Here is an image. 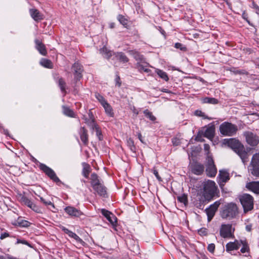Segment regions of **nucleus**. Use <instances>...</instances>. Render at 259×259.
Returning <instances> with one entry per match:
<instances>
[{"label":"nucleus","mask_w":259,"mask_h":259,"mask_svg":"<svg viewBox=\"0 0 259 259\" xmlns=\"http://www.w3.org/2000/svg\"><path fill=\"white\" fill-rule=\"evenodd\" d=\"M224 144L227 145L237 154L244 163L247 161L248 154L245 151L244 145L238 140L235 138L224 139Z\"/></svg>","instance_id":"f257e3e1"},{"label":"nucleus","mask_w":259,"mask_h":259,"mask_svg":"<svg viewBox=\"0 0 259 259\" xmlns=\"http://www.w3.org/2000/svg\"><path fill=\"white\" fill-rule=\"evenodd\" d=\"M217 187L214 181L208 180L203 183V194L208 200H211L215 195Z\"/></svg>","instance_id":"f03ea898"},{"label":"nucleus","mask_w":259,"mask_h":259,"mask_svg":"<svg viewBox=\"0 0 259 259\" xmlns=\"http://www.w3.org/2000/svg\"><path fill=\"white\" fill-rule=\"evenodd\" d=\"M220 131L223 136L232 137L236 134L238 127L231 122H224L220 125Z\"/></svg>","instance_id":"7ed1b4c3"},{"label":"nucleus","mask_w":259,"mask_h":259,"mask_svg":"<svg viewBox=\"0 0 259 259\" xmlns=\"http://www.w3.org/2000/svg\"><path fill=\"white\" fill-rule=\"evenodd\" d=\"M239 200L244 212L250 211L253 208L254 198L250 194L245 193L239 197Z\"/></svg>","instance_id":"20e7f679"},{"label":"nucleus","mask_w":259,"mask_h":259,"mask_svg":"<svg viewBox=\"0 0 259 259\" xmlns=\"http://www.w3.org/2000/svg\"><path fill=\"white\" fill-rule=\"evenodd\" d=\"M237 213V205L233 203H230L226 205L222 212V217L224 218H234Z\"/></svg>","instance_id":"39448f33"},{"label":"nucleus","mask_w":259,"mask_h":259,"mask_svg":"<svg viewBox=\"0 0 259 259\" xmlns=\"http://www.w3.org/2000/svg\"><path fill=\"white\" fill-rule=\"evenodd\" d=\"M249 170L253 176L259 177V153L253 155Z\"/></svg>","instance_id":"423d86ee"},{"label":"nucleus","mask_w":259,"mask_h":259,"mask_svg":"<svg viewBox=\"0 0 259 259\" xmlns=\"http://www.w3.org/2000/svg\"><path fill=\"white\" fill-rule=\"evenodd\" d=\"M247 143L250 146H256L259 143V138L251 132L246 131L243 133Z\"/></svg>","instance_id":"0eeeda50"},{"label":"nucleus","mask_w":259,"mask_h":259,"mask_svg":"<svg viewBox=\"0 0 259 259\" xmlns=\"http://www.w3.org/2000/svg\"><path fill=\"white\" fill-rule=\"evenodd\" d=\"M206 172L207 176L209 177H215L217 172V169L214 165V161L212 158L210 156H207V158Z\"/></svg>","instance_id":"6e6552de"},{"label":"nucleus","mask_w":259,"mask_h":259,"mask_svg":"<svg viewBox=\"0 0 259 259\" xmlns=\"http://www.w3.org/2000/svg\"><path fill=\"white\" fill-rule=\"evenodd\" d=\"M234 229H233L231 224H222L220 228V235L224 238H232Z\"/></svg>","instance_id":"1a4fd4ad"},{"label":"nucleus","mask_w":259,"mask_h":259,"mask_svg":"<svg viewBox=\"0 0 259 259\" xmlns=\"http://www.w3.org/2000/svg\"><path fill=\"white\" fill-rule=\"evenodd\" d=\"M40 168L51 179L55 182H59L60 180L56 176L54 171L45 164L41 163L39 165Z\"/></svg>","instance_id":"9d476101"},{"label":"nucleus","mask_w":259,"mask_h":259,"mask_svg":"<svg viewBox=\"0 0 259 259\" xmlns=\"http://www.w3.org/2000/svg\"><path fill=\"white\" fill-rule=\"evenodd\" d=\"M64 211L66 213L72 217H81L84 215L83 212L80 210L71 206H68L64 208Z\"/></svg>","instance_id":"9b49d317"},{"label":"nucleus","mask_w":259,"mask_h":259,"mask_svg":"<svg viewBox=\"0 0 259 259\" xmlns=\"http://www.w3.org/2000/svg\"><path fill=\"white\" fill-rule=\"evenodd\" d=\"M245 188L255 194L259 195V181L247 182Z\"/></svg>","instance_id":"f8f14e48"},{"label":"nucleus","mask_w":259,"mask_h":259,"mask_svg":"<svg viewBox=\"0 0 259 259\" xmlns=\"http://www.w3.org/2000/svg\"><path fill=\"white\" fill-rule=\"evenodd\" d=\"M72 68L74 71V79L77 81L82 77V72L83 71L82 66L79 63L76 62L73 65Z\"/></svg>","instance_id":"ddd939ff"},{"label":"nucleus","mask_w":259,"mask_h":259,"mask_svg":"<svg viewBox=\"0 0 259 259\" xmlns=\"http://www.w3.org/2000/svg\"><path fill=\"white\" fill-rule=\"evenodd\" d=\"M209 200H208L204 195H199L197 196V199L194 201V205L197 208L202 209L206 201Z\"/></svg>","instance_id":"4468645a"},{"label":"nucleus","mask_w":259,"mask_h":259,"mask_svg":"<svg viewBox=\"0 0 259 259\" xmlns=\"http://www.w3.org/2000/svg\"><path fill=\"white\" fill-rule=\"evenodd\" d=\"M214 125L213 124H209L208 126L206 127V128L204 132L203 136L210 140H212L214 136Z\"/></svg>","instance_id":"2eb2a0df"},{"label":"nucleus","mask_w":259,"mask_h":259,"mask_svg":"<svg viewBox=\"0 0 259 259\" xmlns=\"http://www.w3.org/2000/svg\"><path fill=\"white\" fill-rule=\"evenodd\" d=\"M93 188L100 196L103 197H107V189L102 183Z\"/></svg>","instance_id":"dca6fc26"},{"label":"nucleus","mask_w":259,"mask_h":259,"mask_svg":"<svg viewBox=\"0 0 259 259\" xmlns=\"http://www.w3.org/2000/svg\"><path fill=\"white\" fill-rule=\"evenodd\" d=\"M35 48L40 54L43 56H46L47 51L44 44L38 39L35 40Z\"/></svg>","instance_id":"f3484780"},{"label":"nucleus","mask_w":259,"mask_h":259,"mask_svg":"<svg viewBox=\"0 0 259 259\" xmlns=\"http://www.w3.org/2000/svg\"><path fill=\"white\" fill-rule=\"evenodd\" d=\"M240 246V240H236L234 242H230L226 245V250L230 251L234 250H237Z\"/></svg>","instance_id":"a211bd4d"},{"label":"nucleus","mask_w":259,"mask_h":259,"mask_svg":"<svg viewBox=\"0 0 259 259\" xmlns=\"http://www.w3.org/2000/svg\"><path fill=\"white\" fill-rule=\"evenodd\" d=\"M101 213L113 225L114 223L116 222V218L109 211L105 209H102L101 210Z\"/></svg>","instance_id":"6ab92c4d"},{"label":"nucleus","mask_w":259,"mask_h":259,"mask_svg":"<svg viewBox=\"0 0 259 259\" xmlns=\"http://www.w3.org/2000/svg\"><path fill=\"white\" fill-rule=\"evenodd\" d=\"M62 230L66 234H68L69 236L74 238L77 242H79L81 244L84 243L83 241L75 233L69 230L68 229H66L65 227H63Z\"/></svg>","instance_id":"aec40b11"},{"label":"nucleus","mask_w":259,"mask_h":259,"mask_svg":"<svg viewBox=\"0 0 259 259\" xmlns=\"http://www.w3.org/2000/svg\"><path fill=\"white\" fill-rule=\"evenodd\" d=\"M204 169L203 165L200 163H196L193 166L192 171L195 175H200L204 171Z\"/></svg>","instance_id":"412c9836"},{"label":"nucleus","mask_w":259,"mask_h":259,"mask_svg":"<svg viewBox=\"0 0 259 259\" xmlns=\"http://www.w3.org/2000/svg\"><path fill=\"white\" fill-rule=\"evenodd\" d=\"M30 14L32 18L36 21H38L43 19L42 15L36 9H30Z\"/></svg>","instance_id":"4be33fe9"},{"label":"nucleus","mask_w":259,"mask_h":259,"mask_svg":"<svg viewBox=\"0 0 259 259\" xmlns=\"http://www.w3.org/2000/svg\"><path fill=\"white\" fill-rule=\"evenodd\" d=\"M80 137L81 141L84 145H87L88 143V135L87 130L82 127L80 129Z\"/></svg>","instance_id":"5701e85b"},{"label":"nucleus","mask_w":259,"mask_h":259,"mask_svg":"<svg viewBox=\"0 0 259 259\" xmlns=\"http://www.w3.org/2000/svg\"><path fill=\"white\" fill-rule=\"evenodd\" d=\"M91 186L93 188L101 183L99 179L98 176L95 173L92 174L91 176Z\"/></svg>","instance_id":"b1692460"},{"label":"nucleus","mask_w":259,"mask_h":259,"mask_svg":"<svg viewBox=\"0 0 259 259\" xmlns=\"http://www.w3.org/2000/svg\"><path fill=\"white\" fill-rule=\"evenodd\" d=\"M219 177L220 181L222 183H226L229 180V175L226 170H221L219 171Z\"/></svg>","instance_id":"393cba45"},{"label":"nucleus","mask_w":259,"mask_h":259,"mask_svg":"<svg viewBox=\"0 0 259 259\" xmlns=\"http://www.w3.org/2000/svg\"><path fill=\"white\" fill-rule=\"evenodd\" d=\"M114 55L117 60L123 63L127 62L129 60L127 56L122 52H117L114 53Z\"/></svg>","instance_id":"a878e982"},{"label":"nucleus","mask_w":259,"mask_h":259,"mask_svg":"<svg viewBox=\"0 0 259 259\" xmlns=\"http://www.w3.org/2000/svg\"><path fill=\"white\" fill-rule=\"evenodd\" d=\"M240 246L242 245V247L240 250V251L242 253H248L249 252L250 249L246 240H240Z\"/></svg>","instance_id":"bb28decb"},{"label":"nucleus","mask_w":259,"mask_h":259,"mask_svg":"<svg viewBox=\"0 0 259 259\" xmlns=\"http://www.w3.org/2000/svg\"><path fill=\"white\" fill-rule=\"evenodd\" d=\"M83 119L85 120V122L93 130H95L99 126L95 122V119H88L86 117H84Z\"/></svg>","instance_id":"cd10ccee"},{"label":"nucleus","mask_w":259,"mask_h":259,"mask_svg":"<svg viewBox=\"0 0 259 259\" xmlns=\"http://www.w3.org/2000/svg\"><path fill=\"white\" fill-rule=\"evenodd\" d=\"M100 53L104 58L107 59H109L112 56V52L105 46L100 50Z\"/></svg>","instance_id":"c85d7f7f"},{"label":"nucleus","mask_w":259,"mask_h":259,"mask_svg":"<svg viewBox=\"0 0 259 259\" xmlns=\"http://www.w3.org/2000/svg\"><path fill=\"white\" fill-rule=\"evenodd\" d=\"M201 100L203 103L217 104L219 103L218 100L214 98L205 97L202 98Z\"/></svg>","instance_id":"c756f323"},{"label":"nucleus","mask_w":259,"mask_h":259,"mask_svg":"<svg viewBox=\"0 0 259 259\" xmlns=\"http://www.w3.org/2000/svg\"><path fill=\"white\" fill-rule=\"evenodd\" d=\"M102 106H103L106 114L111 117H113L114 113L111 106L107 102Z\"/></svg>","instance_id":"7c9ffc66"},{"label":"nucleus","mask_w":259,"mask_h":259,"mask_svg":"<svg viewBox=\"0 0 259 259\" xmlns=\"http://www.w3.org/2000/svg\"><path fill=\"white\" fill-rule=\"evenodd\" d=\"M40 63L42 66L48 68H52L53 67L52 62L48 59L43 58L41 60Z\"/></svg>","instance_id":"2f4dec72"},{"label":"nucleus","mask_w":259,"mask_h":259,"mask_svg":"<svg viewBox=\"0 0 259 259\" xmlns=\"http://www.w3.org/2000/svg\"><path fill=\"white\" fill-rule=\"evenodd\" d=\"M129 52H130V54H131L133 56L134 58L136 60L142 61L143 60L144 58H143V55H141L138 52L132 50V51H130Z\"/></svg>","instance_id":"473e14b6"},{"label":"nucleus","mask_w":259,"mask_h":259,"mask_svg":"<svg viewBox=\"0 0 259 259\" xmlns=\"http://www.w3.org/2000/svg\"><path fill=\"white\" fill-rule=\"evenodd\" d=\"M156 72L157 74L159 75V76L162 79H164L165 81H168L169 78L168 77L166 74V72L164 71L160 70V69H156Z\"/></svg>","instance_id":"72a5a7b5"},{"label":"nucleus","mask_w":259,"mask_h":259,"mask_svg":"<svg viewBox=\"0 0 259 259\" xmlns=\"http://www.w3.org/2000/svg\"><path fill=\"white\" fill-rule=\"evenodd\" d=\"M63 113L69 117H73L74 116V112L73 111L70 109L69 108L66 107V106H63Z\"/></svg>","instance_id":"f704fd0d"},{"label":"nucleus","mask_w":259,"mask_h":259,"mask_svg":"<svg viewBox=\"0 0 259 259\" xmlns=\"http://www.w3.org/2000/svg\"><path fill=\"white\" fill-rule=\"evenodd\" d=\"M206 212L207 215L208 221L209 222L211 220V219L214 215L215 211L208 207L206 209Z\"/></svg>","instance_id":"c9c22d12"},{"label":"nucleus","mask_w":259,"mask_h":259,"mask_svg":"<svg viewBox=\"0 0 259 259\" xmlns=\"http://www.w3.org/2000/svg\"><path fill=\"white\" fill-rule=\"evenodd\" d=\"M117 19L122 25L126 28L127 27V20L123 16L119 15L117 17Z\"/></svg>","instance_id":"e433bc0d"},{"label":"nucleus","mask_w":259,"mask_h":259,"mask_svg":"<svg viewBox=\"0 0 259 259\" xmlns=\"http://www.w3.org/2000/svg\"><path fill=\"white\" fill-rule=\"evenodd\" d=\"M21 201L28 207H30L33 202L26 196H23L21 198Z\"/></svg>","instance_id":"4c0bfd02"},{"label":"nucleus","mask_w":259,"mask_h":259,"mask_svg":"<svg viewBox=\"0 0 259 259\" xmlns=\"http://www.w3.org/2000/svg\"><path fill=\"white\" fill-rule=\"evenodd\" d=\"M144 114L145 116L149 118L152 121H154L156 119V117L152 114V113L149 111L148 109L144 111Z\"/></svg>","instance_id":"58836bf2"},{"label":"nucleus","mask_w":259,"mask_h":259,"mask_svg":"<svg viewBox=\"0 0 259 259\" xmlns=\"http://www.w3.org/2000/svg\"><path fill=\"white\" fill-rule=\"evenodd\" d=\"M177 199L179 201L184 203L185 205L188 202L187 196L185 194H183L182 195L178 196Z\"/></svg>","instance_id":"ea45409f"},{"label":"nucleus","mask_w":259,"mask_h":259,"mask_svg":"<svg viewBox=\"0 0 259 259\" xmlns=\"http://www.w3.org/2000/svg\"><path fill=\"white\" fill-rule=\"evenodd\" d=\"M95 97L97 98V99L101 103L102 105H103L104 104L107 103L104 98L100 94L96 93L95 94Z\"/></svg>","instance_id":"a19ab883"},{"label":"nucleus","mask_w":259,"mask_h":259,"mask_svg":"<svg viewBox=\"0 0 259 259\" xmlns=\"http://www.w3.org/2000/svg\"><path fill=\"white\" fill-rule=\"evenodd\" d=\"M58 83H59V86L60 88V89L62 91V92H65L66 83L64 81V80H63V79L62 78H60L59 79Z\"/></svg>","instance_id":"79ce46f5"},{"label":"nucleus","mask_w":259,"mask_h":259,"mask_svg":"<svg viewBox=\"0 0 259 259\" xmlns=\"http://www.w3.org/2000/svg\"><path fill=\"white\" fill-rule=\"evenodd\" d=\"M136 66L140 71H144V72H149L150 71V69H149L148 68H146L144 66V65L141 64V63L140 62H138L137 63Z\"/></svg>","instance_id":"37998d69"},{"label":"nucleus","mask_w":259,"mask_h":259,"mask_svg":"<svg viewBox=\"0 0 259 259\" xmlns=\"http://www.w3.org/2000/svg\"><path fill=\"white\" fill-rule=\"evenodd\" d=\"M195 115L199 116V117H203L204 119H211V118H208L207 116L205 115L204 113L202 112L201 110H197L195 111Z\"/></svg>","instance_id":"c03bdc74"},{"label":"nucleus","mask_w":259,"mask_h":259,"mask_svg":"<svg viewBox=\"0 0 259 259\" xmlns=\"http://www.w3.org/2000/svg\"><path fill=\"white\" fill-rule=\"evenodd\" d=\"M40 199L41 202H42L46 206L50 205L53 208L55 207L54 204L51 201L46 200L45 199L41 197H40Z\"/></svg>","instance_id":"a18cd8bd"},{"label":"nucleus","mask_w":259,"mask_h":259,"mask_svg":"<svg viewBox=\"0 0 259 259\" xmlns=\"http://www.w3.org/2000/svg\"><path fill=\"white\" fill-rule=\"evenodd\" d=\"M220 204L221 203H220V201H215L213 204L210 205L209 207L210 208H211V209H213L216 211L217 210L218 207H219Z\"/></svg>","instance_id":"49530a36"},{"label":"nucleus","mask_w":259,"mask_h":259,"mask_svg":"<svg viewBox=\"0 0 259 259\" xmlns=\"http://www.w3.org/2000/svg\"><path fill=\"white\" fill-rule=\"evenodd\" d=\"M175 47L177 49H179L180 50L183 51H186L187 50V48L185 46H184L183 44L179 42H177L175 45Z\"/></svg>","instance_id":"de8ad7c7"},{"label":"nucleus","mask_w":259,"mask_h":259,"mask_svg":"<svg viewBox=\"0 0 259 259\" xmlns=\"http://www.w3.org/2000/svg\"><path fill=\"white\" fill-rule=\"evenodd\" d=\"M90 169L89 166L85 167L83 168L82 174H83V176L86 178H89V174H90V169Z\"/></svg>","instance_id":"09e8293b"},{"label":"nucleus","mask_w":259,"mask_h":259,"mask_svg":"<svg viewBox=\"0 0 259 259\" xmlns=\"http://www.w3.org/2000/svg\"><path fill=\"white\" fill-rule=\"evenodd\" d=\"M95 131L96 132V136L98 138L99 140L100 141L102 140L103 139V136L102 135L101 131L100 130L99 127H98L95 130Z\"/></svg>","instance_id":"8fccbe9b"},{"label":"nucleus","mask_w":259,"mask_h":259,"mask_svg":"<svg viewBox=\"0 0 259 259\" xmlns=\"http://www.w3.org/2000/svg\"><path fill=\"white\" fill-rule=\"evenodd\" d=\"M16 243L17 244L22 243V244L26 245L29 247H32L29 242H28L26 240H24V239H17Z\"/></svg>","instance_id":"3c124183"},{"label":"nucleus","mask_w":259,"mask_h":259,"mask_svg":"<svg viewBox=\"0 0 259 259\" xmlns=\"http://www.w3.org/2000/svg\"><path fill=\"white\" fill-rule=\"evenodd\" d=\"M20 226L23 227H27L30 226V223L25 220H23L20 222L18 223Z\"/></svg>","instance_id":"603ef678"},{"label":"nucleus","mask_w":259,"mask_h":259,"mask_svg":"<svg viewBox=\"0 0 259 259\" xmlns=\"http://www.w3.org/2000/svg\"><path fill=\"white\" fill-rule=\"evenodd\" d=\"M30 208H31L32 210H33L34 211H35L36 212L39 213L41 212L40 208L39 207H38L37 206H36L33 203H32V205L31 206V207Z\"/></svg>","instance_id":"864d4df0"},{"label":"nucleus","mask_w":259,"mask_h":259,"mask_svg":"<svg viewBox=\"0 0 259 259\" xmlns=\"http://www.w3.org/2000/svg\"><path fill=\"white\" fill-rule=\"evenodd\" d=\"M214 249H215V245H214V244L211 243V244H208V245L207 246V250L210 252H211V253L213 252L214 251Z\"/></svg>","instance_id":"5fc2aeb1"},{"label":"nucleus","mask_w":259,"mask_h":259,"mask_svg":"<svg viewBox=\"0 0 259 259\" xmlns=\"http://www.w3.org/2000/svg\"><path fill=\"white\" fill-rule=\"evenodd\" d=\"M252 8L254 9L255 10V12L257 14H259V7L254 2H252Z\"/></svg>","instance_id":"6e6d98bb"},{"label":"nucleus","mask_w":259,"mask_h":259,"mask_svg":"<svg viewBox=\"0 0 259 259\" xmlns=\"http://www.w3.org/2000/svg\"><path fill=\"white\" fill-rule=\"evenodd\" d=\"M198 233L200 235H206L207 234V230L205 228H201L198 230Z\"/></svg>","instance_id":"4d7b16f0"},{"label":"nucleus","mask_w":259,"mask_h":259,"mask_svg":"<svg viewBox=\"0 0 259 259\" xmlns=\"http://www.w3.org/2000/svg\"><path fill=\"white\" fill-rule=\"evenodd\" d=\"M127 144L128 145L131 147V149L133 150V148H135L133 140L130 138L127 140Z\"/></svg>","instance_id":"13d9d810"},{"label":"nucleus","mask_w":259,"mask_h":259,"mask_svg":"<svg viewBox=\"0 0 259 259\" xmlns=\"http://www.w3.org/2000/svg\"><path fill=\"white\" fill-rule=\"evenodd\" d=\"M153 174L155 175V176L156 177V178L157 179V180L159 181H162V179L159 176V175L158 174V172L157 170H156V169L153 170Z\"/></svg>","instance_id":"bf43d9fd"},{"label":"nucleus","mask_w":259,"mask_h":259,"mask_svg":"<svg viewBox=\"0 0 259 259\" xmlns=\"http://www.w3.org/2000/svg\"><path fill=\"white\" fill-rule=\"evenodd\" d=\"M9 234L8 233H7V232L2 233L1 234L0 239L2 240V239H4L9 237Z\"/></svg>","instance_id":"052dcab7"},{"label":"nucleus","mask_w":259,"mask_h":259,"mask_svg":"<svg viewBox=\"0 0 259 259\" xmlns=\"http://www.w3.org/2000/svg\"><path fill=\"white\" fill-rule=\"evenodd\" d=\"M242 18L249 24V21L248 20V15L245 12H243V13H242Z\"/></svg>","instance_id":"680f3d73"},{"label":"nucleus","mask_w":259,"mask_h":259,"mask_svg":"<svg viewBox=\"0 0 259 259\" xmlns=\"http://www.w3.org/2000/svg\"><path fill=\"white\" fill-rule=\"evenodd\" d=\"M245 229L247 231L250 232L252 229V225L251 224L246 225Z\"/></svg>","instance_id":"e2e57ef3"},{"label":"nucleus","mask_w":259,"mask_h":259,"mask_svg":"<svg viewBox=\"0 0 259 259\" xmlns=\"http://www.w3.org/2000/svg\"><path fill=\"white\" fill-rule=\"evenodd\" d=\"M209 145L207 144H205L204 145V149L205 151H207V152H208L209 150Z\"/></svg>","instance_id":"0e129e2a"},{"label":"nucleus","mask_w":259,"mask_h":259,"mask_svg":"<svg viewBox=\"0 0 259 259\" xmlns=\"http://www.w3.org/2000/svg\"><path fill=\"white\" fill-rule=\"evenodd\" d=\"M89 119H94L93 114L92 112L90 110L89 111Z\"/></svg>","instance_id":"69168bd1"},{"label":"nucleus","mask_w":259,"mask_h":259,"mask_svg":"<svg viewBox=\"0 0 259 259\" xmlns=\"http://www.w3.org/2000/svg\"><path fill=\"white\" fill-rule=\"evenodd\" d=\"M138 138L141 142L144 143L143 141L142 136L141 133L138 134Z\"/></svg>","instance_id":"338daca9"},{"label":"nucleus","mask_w":259,"mask_h":259,"mask_svg":"<svg viewBox=\"0 0 259 259\" xmlns=\"http://www.w3.org/2000/svg\"><path fill=\"white\" fill-rule=\"evenodd\" d=\"M0 259H6L5 257L2 255H0Z\"/></svg>","instance_id":"774afa93"}]
</instances>
